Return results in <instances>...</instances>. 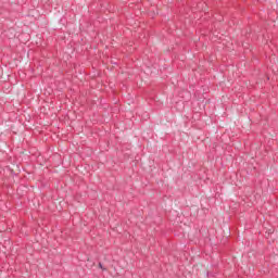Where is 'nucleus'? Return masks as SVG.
I'll use <instances>...</instances> for the list:
<instances>
[{
    "label": "nucleus",
    "mask_w": 278,
    "mask_h": 278,
    "mask_svg": "<svg viewBox=\"0 0 278 278\" xmlns=\"http://www.w3.org/2000/svg\"><path fill=\"white\" fill-rule=\"evenodd\" d=\"M99 268H102V270H104L103 264L99 263Z\"/></svg>",
    "instance_id": "1"
}]
</instances>
